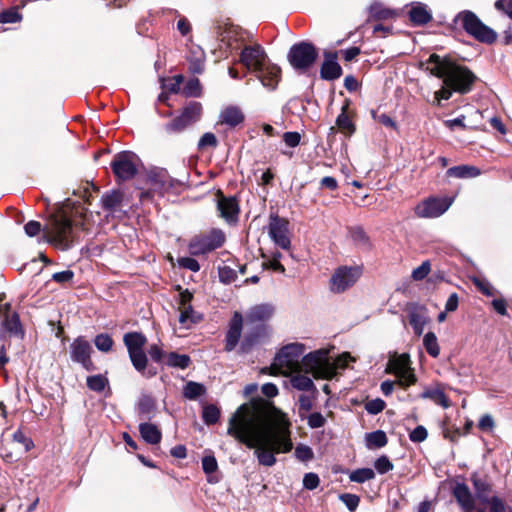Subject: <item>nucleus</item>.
<instances>
[{
  "label": "nucleus",
  "instance_id": "49530a36",
  "mask_svg": "<svg viewBox=\"0 0 512 512\" xmlns=\"http://www.w3.org/2000/svg\"><path fill=\"white\" fill-rule=\"evenodd\" d=\"M2 328L15 335L22 334L19 315L17 313H13L10 317L7 316L4 322L2 323Z\"/></svg>",
  "mask_w": 512,
  "mask_h": 512
},
{
  "label": "nucleus",
  "instance_id": "5fc2aeb1",
  "mask_svg": "<svg viewBox=\"0 0 512 512\" xmlns=\"http://www.w3.org/2000/svg\"><path fill=\"white\" fill-rule=\"evenodd\" d=\"M201 86L197 78L190 79L184 86L183 93L187 97H197L200 95Z\"/></svg>",
  "mask_w": 512,
  "mask_h": 512
},
{
  "label": "nucleus",
  "instance_id": "dca6fc26",
  "mask_svg": "<svg viewBox=\"0 0 512 512\" xmlns=\"http://www.w3.org/2000/svg\"><path fill=\"white\" fill-rule=\"evenodd\" d=\"M268 234L273 242L284 250H289L291 241L289 238V222L277 214L269 217Z\"/></svg>",
  "mask_w": 512,
  "mask_h": 512
},
{
  "label": "nucleus",
  "instance_id": "aec40b11",
  "mask_svg": "<svg viewBox=\"0 0 512 512\" xmlns=\"http://www.w3.org/2000/svg\"><path fill=\"white\" fill-rule=\"evenodd\" d=\"M220 216L229 224L236 223L239 215V205L234 197H221L217 203Z\"/></svg>",
  "mask_w": 512,
  "mask_h": 512
},
{
  "label": "nucleus",
  "instance_id": "ea45409f",
  "mask_svg": "<svg viewBox=\"0 0 512 512\" xmlns=\"http://www.w3.org/2000/svg\"><path fill=\"white\" fill-rule=\"evenodd\" d=\"M423 346L431 357L437 358L439 356L440 347L438 344L437 336L434 332H428L424 335Z\"/></svg>",
  "mask_w": 512,
  "mask_h": 512
},
{
  "label": "nucleus",
  "instance_id": "20e7f679",
  "mask_svg": "<svg viewBox=\"0 0 512 512\" xmlns=\"http://www.w3.org/2000/svg\"><path fill=\"white\" fill-rule=\"evenodd\" d=\"M78 224L64 213L52 214L42 228L40 222L31 220L24 225L27 236L34 237L43 231L46 242L63 251L72 248L77 241Z\"/></svg>",
  "mask_w": 512,
  "mask_h": 512
},
{
  "label": "nucleus",
  "instance_id": "c85d7f7f",
  "mask_svg": "<svg viewBox=\"0 0 512 512\" xmlns=\"http://www.w3.org/2000/svg\"><path fill=\"white\" fill-rule=\"evenodd\" d=\"M123 342L129 353L144 350V346L147 343V338L141 332H128L124 334Z\"/></svg>",
  "mask_w": 512,
  "mask_h": 512
},
{
  "label": "nucleus",
  "instance_id": "a18cd8bd",
  "mask_svg": "<svg viewBox=\"0 0 512 512\" xmlns=\"http://www.w3.org/2000/svg\"><path fill=\"white\" fill-rule=\"evenodd\" d=\"M95 347L103 353H108L112 350L114 341L108 333H100L94 338Z\"/></svg>",
  "mask_w": 512,
  "mask_h": 512
},
{
  "label": "nucleus",
  "instance_id": "a878e982",
  "mask_svg": "<svg viewBox=\"0 0 512 512\" xmlns=\"http://www.w3.org/2000/svg\"><path fill=\"white\" fill-rule=\"evenodd\" d=\"M124 194L120 190H111L104 193L101 197V206L104 210L114 213L122 205Z\"/></svg>",
  "mask_w": 512,
  "mask_h": 512
},
{
  "label": "nucleus",
  "instance_id": "1a4fd4ad",
  "mask_svg": "<svg viewBox=\"0 0 512 512\" xmlns=\"http://www.w3.org/2000/svg\"><path fill=\"white\" fill-rule=\"evenodd\" d=\"M225 239V233L214 228L206 234L193 237L188 244V250L192 256L205 255L222 247Z\"/></svg>",
  "mask_w": 512,
  "mask_h": 512
},
{
  "label": "nucleus",
  "instance_id": "37998d69",
  "mask_svg": "<svg viewBox=\"0 0 512 512\" xmlns=\"http://www.w3.org/2000/svg\"><path fill=\"white\" fill-rule=\"evenodd\" d=\"M128 354L135 370L139 373H144L148 363L144 350L129 352Z\"/></svg>",
  "mask_w": 512,
  "mask_h": 512
},
{
  "label": "nucleus",
  "instance_id": "e2e57ef3",
  "mask_svg": "<svg viewBox=\"0 0 512 512\" xmlns=\"http://www.w3.org/2000/svg\"><path fill=\"white\" fill-rule=\"evenodd\" d=\"M396 377L398 378V384L401 386L413 385L417 380L411 367L405 370L403 374H398Z\"/></svg>",
  "mask_w": 512,
  "mask_h": 512
},
{
  "label": "nucleus",
  "instance_id": "13d9d810",
  "mask_svg": "<svg viewBox=\"0 0 512 512\" xmlns=\"http://www.w3.org/2000/svg\"><path fill=\"white\" fill-rule=\"evenodd\" d=\"M237 278V273L229 266L219 268V279L224 284H230Z\"/></svg>",
  "mask_w": 512,
  "mask_h": 512
},
{
  "label": "nucleus",
  "instance_id": "e433bc0d",
  "mask_svg": "<svg viewBox=\"0 0 512 512\" xmlns=\"http://www.w3.org/2000/svg\"><path fill=\"white\" fill-rule=\"evenodd\" d=\"M165 363L169 367L186 369L190 365L191 359L186 354L171 352L166 356Z\"/></svg>",
  "mask_w": 512,
  "mask_h": 512
},
{
  "label": "nucleus",
  "instance_id": "5701e85b",
  "mask_svg": "<svg viewBox=\"0 0 512 512\" xmlns=\"http://www.w3.org/2000/svg\"><path fill=\"white\" fill-rule=\"evenodd\" d=\"M409 19L416 26H423L432 20V13L427 5L421 2L411 3Z\"/></svg>",
  "mask_w": 512,
  "mask_h": 512
},
{
  "label": "nucleus",
  "instance_id": "3c124183",
  "mask_svg": "<svg viewBox=\"0 0 512 512\" xmlns=\"http://www.w3.org/2000/svg\"><path fill=\"white\" fill-rule=\"evenodd\" d=\"M431 271V263L429 260L423 261L422 264L415 269H413L411 273V278L414 281H422L425 279Z\"/></svg>",
  "mask_w": 512,
  "mask_h": 512
},
{
  "label": "nucleus",
  "instance_id": "f257e3e1",
  "mask_svg": "<svg viewBox=\"0 0 512 512\" xmlns=\"http://www.w3.org/2000/svg\"><path fill=\"white\" fill-rule=\"evenodd\" d=\"M289 425L284 417L273 415L268 401L257 397L233 413L227 434L254 449L259 464L271 467L276 463V453H287L293 447Z\"/></svg>",
  "mask_w": 512,
  "mask_h": 512
},
{
  "label": "nucleus",
  "instance_id": "8fccbe9b",
  "mask_svg": "<svg viewBox=\"0 0 512 512\" xmlns=\"http://www.w3.org/2000/svg\"><path fill=\"white\" fill-rule=\"evenodd\" d=\"M199 321V316H197L191 304H188L187 306H181V312L179 315V322L183 325H186L187 322L196 323Z\"/></svg>",
  "mask_w": 512,
  "mask_h": 512
},
{
  "label": "nucleus",
  "instance_id": "de8ad7c7",
  "mask_svg": "<svg viewBox=\"0 0 512 512\" xmlns=\"http://www.w3.org/2000/svg\"><path fill=\"white\" fill-rule=\"evenodd\" d=\"M219 417L220 410L217 408V406L213 404L204 406L202 411V418L207 425L215 424L216 422H218Z\"/></svg>",
  "mask_w": 512,
  "mask_h": 512
},
{
  "label": "nucleus",
  "instance_id": "9b49d317",
  "mask_svg": "<svg viewBox=\"0 0 512 512\" xmlns=\"http://www.w3.org/2000/svg\"><path fill=\"white\" fill-rule=\"evenodd\" d=\"M148 183L150 185L149 191H144L140 194L142 200L149 199L152 194L164 196L170 190L176 188L180 182L172 178L168 171L163 168H156L149 172Z\"/></svg>",
  "mask_w": 512,
  "mask_h": 512
},
{
  "label": "nucleus",
  "instance_id": "2eb2a0df",
  "mask_svg": "<svg viewBox=\"0 0 512 512\" xmlns=\"http://www.w3.org/2000/svg\"><path fill=\"white\" fill-rule=\"evenodd\" d=\"M361 276L359 267L342 266L336 269L330 280L331 291L342 293L353 286Z\"/></svg>",
  "mask_w": 512,
  "mask_h": 512
},
{
  "label": "nucleus",
  "instance_id": "680f3d73",
  "mask_svg": "<svg viewBox=\"0 0 512 512\" xmlns=\"http://www.w3.org/2000/svg\"><path fill=\"white\" fill-rule=\"evenodd\" d=\"M340 500L345 504L349 511H355L359 505L360 498L355 494L345 493L340 495Z\"/></svg>",
  "mask_w": 512,
  "mask_h": 512
},
{
  "label": "nucleus",
  "instance_id": "864d4df0",
  "mask_svg": "<svg viewBox=\"0 0 512 512\" xmlns=\"http://www.w3.org/2000/svg\"><path fill=\"white\" fill-rule=\"evenodd\" d=\"M295 457L302 462H308L313 459V450L304 444H299L295 448Z\"/></svg>",
  "mask_w": 512,
  "mask_h": 512
},
{
  "label": "nucleus",
  "instance_id": "f704fd0d",
  "mask_svg": "<svg viewBox=\"0 0 512 512\" xmlns=\"http://www.w3.org/2000/svg\"><path fill=\"white\" fill-rule=\"evenodd\" d=\"M347 108V105L342 107L341 113L336 118V125L341 132L351 135L355 131V125L347 115Z\"/></svg>",
  "mask_w": 512,
  "mask_h": 512
},
{
  "label": "nucleus",
  "instance_id": "473e14b6",
  "mask_svg": "<svg viewBox=\"0 0 512 512\" xmlns=\"http://www.w3.org/2000/svg\"><path fill=\"white\" fill-rule=\"evenodd\" d=\"M420 397L422 399H430L435 404L440 405L443 408H448L450 406V401L443 390L439 388H427L425 389Z\"/></svg>",
  "mask_w": 512,
  "mask_h": 512
},
{
  "label": "nucleus",
  "instance_id": "f8f14e48",
  "mask_svg": "<svg viewBox=\"0 0 512 512\" xmlns=\"http://www.w3.org/2000/svg\"><path fill=\"white\" fill-rule=\"evenodd\" d=\"M201 114L202 105L199 102H190L182 109L179 116L164 125V130L167 134L181 133L198 122Z\"/></svg>",
  "mask_w": 512,
  "mask_h": 512
},
{
  "label": "nucleus",
  "instance_id": "4c0bfd02",
  "mask_svg": "<svg viewBox=\"0 0 512 512\" xmlns=\"http://www.w3.org/2000/svg\"><path fill=\"white\" fill-rule=\"evenodd\" d=\"M366 446L369 449L382 448L387 444V436L384 431L376 430L366 434Z\"/></svg>",
  "mask_w": 512,
  "mask_h": 512
},
{
  "label": "nucleus",
  "instance_id": "052dcab7",
  "mask_svg": "<svg viewBox=\"0 0 512 512\" xmlns=\"http://www.w3.org/2000/svg\"><path fill=\"white\" fill-rule=\"evenodd\" d=\"M353 241L360 245H368L369 237L361 227H353L350 230Z\"/></svg>",
  "mask_w": 512,
  "mask_h": 512
},
{
  "label": "nucleus",
  "instance_id": "c756f323",
  "mask_svg": "<svg viewBox=\"0 0 512 512\" xmlns=\"http://www.w3.org/2000/svg\"><path fill=\"white\" fill-rule=\"evenodd\" d=\"M481 174L479 168L470 165H459L450 167L446 171L447 177L459 178V179H467V178H475Z\"/></svg>",
  "mask_w": 512,
  "mask_h": 512
},
{
  "label": "nucleus",
  "instance_id": "603ef678",
  "mask_svg": "<svg viewBox=\"0 0 512 512\" xmlns=\"http://www.w3.org/2000/svg\"><path fill=\"white\" fill-rule=\"evenodd\" d=\"M374 468L379 474H385L392 471L394 465L386 455H382L375 460Z\"/></svg>",
  "mask_w": 512,
  "mask_h": 512
},
{
  "label": "nucleus",
  "instance_id": "f03ea898",
  "mask_svg": "<svg viewBox=\"0 0 512 512\" xmlns=\"http://www.w3.org/2000/svg\"><path fill=\"white\" fill-rule=\"evenodd\" d=\"M251 36L241 29L231 28L226 32L225 38L231 49L240 50L238 63L243 65L264 88L273 91L281 79V68L271 61L261 44L250 40Z\"/></svg>",
  "mask_w": 512,
  "mask_h": 512
},
{
  "label": "nucleus",
  "instance_id": "6e6552de",
  "mask_svg": "<svg viewBox=\"0 0 512 512\" xmlns=\"http://www.w3.org/2000/svg\"><path fill=\"white\" fill-rule=\"evenodd\" d=\"M300 367L301 372L312 374L315 378H331L334 375L327 353L322 350L302 355Z\"/></svg>",
  "mask_w": 512,
  "mask_h": 512
},
{
  "label": "nucleus",
  "instance_id": "72a5a7b5",
  "mask_svg": "<svg viewBox=\"0 0 512 512\" xmlns=\"http://www.w3.org/2000/svg\"><path fill=\"white\" fill-rule=\"evenodd\" d=\"M408 368H410V358L407 354L398 355L388 363V370L395 376L403 374Z\"/></svg>",
  "mask_w": 512,
  "mask_h": 512
},
{
  "label": "nucleus",
  "instance_id": "412c9836",
  "mask_svg": "<svg viewBox=\"0 0 512 512\" xmlns=\"http://www.w3.org/2000/svg\"><path fill=\"white\" fill-rule=\"evenodd\" d=\"M452 494L465 512H472L475 509V498L465 483H456Z\"/></svg>",
  "mask_w": 512,
  "mask_h": 512
},
{
  "label": "nucleus",
  "instance_id": "0eeeda50",
  "mask_svg": "<svg viewBox=\"0 0 512 512\" xmlns=\"http://www.w3.org/2000/svg\"><path fill=\"white\" fill-rule=\"evenodd\" d=\"M318 50L311 42L301 41L292 45L287 60L296 71L308 70L317 60Z\"/></svg>",
  "mask_w": 512,
  "mask_h": 512
},
{
  "label": "nucleus",
  "instance_id": "09e8293b",
  "mask_svg": "<svg viewBox=\"0 0 512 512\" xmlns=\"http://www.w3.org/2000/svg\"><path fill=\"white\" fill-rule=\"evenodd\" d=\"M369 12L371 17L377 20L388 19L394 15L391 10L383 7L381 3L377 2L370 5Z\"/></svg>",
  "mask_w": 512,
  "mask_h": 512
},
{
  "label": "nucleus",
  "instance_id": "4d7b16f0",
  "mask_svg": "<svg viewBox=\"0 0 512 512\" xmlns=\"http://www.w3.org/2000/svg\"><path fill=\"white\" fill-rule=\"evenodd\" d=\"M218 145V140L216 136L211 132L204 133L198 141V149L203 150L206 147H216Z\"/></svg>",
  "mask_w": 512,
  "mask_h": 512
},
{
  "label": "nucleus",
  "instance_id": "4468645a",
  "mask_svg": "<svg viewBox=\"0 0 512 512\" xmlns=\"http://www.w3.org/2000/svg\"><path fill=\"white\" fill-rule=\"evenodd\" d=\"M247 330L240 342L239 353L247 354L254 347L263 343L271 334V329L267 324H246Z\"/></svg>",
  "mask_w": 512,
  "mask_h": 512
},
{
  "label": "nucleus",
  "instance_id": "6e6d98bb",
  "mask_svg": "<svg viewBox=\"0 0 512 512\" xmlns=\"http://www.w3.org/2000/svg\"><path fill=\"white\" fill-rule=\"evenodd\" d=\"M13 441L20 443L24 446L26 452L34 447L33 440L27 437L21 429H17L12 435Z\"/></svg>",
  "mask_w": 512,
  "mask_h": 512
},
{
  "label": "nucleus",
  "instance_id": "cd10ccee",
  "mask_svg": "<svg viewBox=\"0 0 512 512\" xmlns=\"http://www.w3.org/2000/svg\"><path fill=\"white\" fill-rule=\"evenodd\" d=\"M409 323L413 328L414 334L421 336L424 332L425 326L429 322V317L426 314L425 309H413L408 314Z\"/></svg>",
  "mask_w": 512,
  "mask_h": 512
},
{
  "label": "nucleus",
  "instance_id": "a19ab883",
  "mask_svg": "<svg viewBox=\"0 0 512 512\" xmlns=\"http://www.w3.org/2000/svg\"><path fill=\"white\" fill-rule=\"evenodd\" d=\"M155 410V402L149 395H143L138 403V412L143 419H149L151 413Z\"/></svg>",
  "mask_w": 512,
  "mask_h": 512
},
{
  "label": "nucleus",
  "instance_id": "ddd939ff",
  "mask_svg": "<svg viewBox=\"0 0 512 512\" xmlns=\"http://www.w3.org/2000/svg\"><path fill=\"white\" fill-rule=\"evenodd\" d=\"M92 352L93 348L90 342L83 336L75 338L69 346L71 360L80 364L86 371H93L96 369L91 359Z\"/></svg>",
  "mask_w": 512,
  "mask_h": 512
},
{
  "label": "nucleus",
  "instance_id": "4be33fe9",
  "mask_svg": "<svg viewBox=\"0 0 512 512\" xmlns=\"http://www.w3.org/2000/svg\"><path fill=\"white\" fill-rule=\"evenodd\" d=\"M336 59V53L326 54V58L320 68V76L322 79L332 81L338 79L342 75V68Z\"/></svg>",
  "mask_w": 512,
  "mask_h": 512
},
{
  "label": "nucleus",
  "instance_id": "9d476101",
  "mask_svg": "<svg viewBox=\"0 0 512 512\" xmlns=\"http://www.w3.org/2000/svg\"><path fill=\"white\" fill-rule=\"evenodd\" d=\"M141 160L132 151H121L114 155L111 169L115 177L120 181L131 180L138 173Z\"/></svg>",
  "mask_w": 512,
  "mask_h": 512
},
{
  "label": "nucleus",
  "instance_id": "7ed1b4c3",
  "mask_svg": "<svg viewBox=\"0 0 512 512\" xmlns=\"http://www.w3.org/2000/svg\"><path fill=\"white\" fill-rule=\"evenodd\" d=\"M427 70L435 77L443 79L444 86L435 92L436 105H440L441 100L450 99L452 92L460 94L470 92L476 79L474 73L467 67L435 53L431 54L427 60Z\"/></svg>",
  "mask_w": 512,
  "mask_h": 512
},
{
  "label": "nucleus",
  "instance_id": "a211bd4d",
  "mask_svg": "<svg viewBox=\"0 0 512 512\" xmlns=\"http://www.w3.org/2000/svg\"><path fill=\"white\" fill-rule=\"evenodd\" d=\"M243 316L240 312L235 311L229 320L228 329L225 335V351H233L241 342L243 330Z\"/></svg>",
  "mask_w": 512,
  "mask_h": 512
},
{
  "label": "nucleus",
  "instance_id": "423d86ee",
  "mask_svg": "<svg viewBox=\"0 0 512 512\" xmlns=\"http://www.w3.org/2000/svg\"><path fill=\"white\" fill-rule=\"evenodd\" d=\"M304 352V344L299 342L289 343L276 354L272 367L279 368L283 375L301 372L300 363Z\"/></svg>",
  "mask_w": 512,
  "mask_h": 512
},
{
  "label": "nucleus",
  "instance_id": "bf43d9fd",
  "mask_svg": "<svg viewBox=\"0 0 512 512\" xmlns=\"http://www.w3.org/2000/svg\"><path fill=\"white\" fill-rule=\"evenodd\" d=\"M385 406H386V404L382 399L376 398V399L368 401L365 404V410L369 414L376 415V414L382 412L384 410Z\"/></svg>",
  "mask_w": 512,
  "mask_h": 512
},
{
  "label": "nucleus",
  "instance_id": "69168bd1",
  "mask_svg": "<svg viewBox=\"0 0 512 512\" xmlns=\"http://www.w3.org/2000/svg\"><path fill=\"white\" fill-rule=\"evenodd\" d=\"M178 264L180 267L188 269L192 272H198L200 270L198 261L192 257H181L178 259Z\"/></svg>",
  "mask_w": 512,
  "mask_h": 512
},
{
  "label": "nucleus",
  "instance_id": "39448f33",
  "mask_svg": "<svg viewBox=\"0 0 512 512\" xmlns=\"http://www.w3.org/2000/svg\"><path fill=\"white\" fill-rule=\"evenodd\" d=\"M455 21L460 22L465 32L479 42L491 44L497 38L496 32L485 25L472 11L465 10L458 13Z\"/></svg>",
  "mask_w": 512,
  "mask_h": 512
},
{
  "label": "nucleus",
  "instance_id": "b1692460",
  "mask_svg": "<svg viewBox=\"0 0 512 512\" xmlns=\"http://www.w3.org/2000/svg\"><path fill=\"white\" fill-rule=\"evenodd\" d=\"M244 118V114L239 107L230 105L221 111L219 115V123L234 128L242 124Z\"/></svg>",
  "mask_w": 512,
  "mask_h": 512
},
{
  "label": "nucleus",
  "instance_id": "bb28decb",
  "mask_svg": "<svg viewBox=\"0 0 512 512\" xmlns=\"http://www.w3.org/2000/svg\"><path fill=\"white\" fill-rule=\"evenodd\" d=\"M301 373L302 372H292L287 373L285 376H290V383L294 389L299 391H311L313 393H317V389L313 380L309 376L303 375Z\"/></svg>",
  "mask_w": 512,
  "mask_h": 512
},
{
  "label": "nucleus",
  "instance_id": "6ab92c4d",
  "mask_svg": "<svg viewBox=\"0 0 512 512\" xmlns=\"http://www.w3.org/2000/svg\"><path fill=\"white\" fill-rule=\"evenodd\" d=\"M275 307L269 303H262L251 307L246 313V324H266L274 315Z\"/></svg>",
  "mask_w": 512,
  "mask_h": 512
},
{
  "label": "nucleus",
  "instance_id": "c9c22d12",
  "mask_svg": "<svg viewBox=\"0 0 512 512\" xmlns=\"http://www.w3.org/2000/svg\"><path fill=\"white\" fill-rule=\"evenodd\" d=\"M189 70L194 74H201L204 70V54L200 48L191 51L188 58Z\"/></svg>",
  "mask_w": 512,
  "mask_h": 512
},
{
  "label": "nucleus",
  "instance_id": "58836bf2",
  "mask_svg": "<svg viewBox=\"0 0 512 512\" xmlns=\"http://www.w3.org/2000/svg\"><path fill=\"white\" fill-rule=\"evenodd\" d=\"M205 392H206L205 386L201 383L194 382V381L187 382L185 384V386L183 387V395L185 398H187L189 400H195L198 397L205 394Z\"/></svg>",
  "mask_w": 512,
  "mask_h": 512
},
{
  "label": "nucleus",
  "instance_id": "2f4dec72",
  "mask_svg": "<svg viewBox=\"0 0 512 512\" xmlns=\"http://www.w3.org/2000/svg\"><path fill=\"white\" fill-rule=\"evenodd\" d=\"M476 512H509V506L504 499L493 495L491 500L479 503Z\"/></svg>",
  "mask_w": 512,
  "mask_h": 512
},
{
  "label": "nucleus",
  "instance_id": "c03bdc74",
  "mask_svg": "<svg viewBox=\"0 0 512 512\" xmlns=\"http://www.w3.org/2000/svg\"><path fill=\"white\" fill-rule=\"evenodd\" d=\"M87 387L95 392H102L108 385V379L102 374L88 376L86 380Z\"/></svg>",
  "mask_w": 512,
  "mask_h": 512
},
{
  "label": "nucleus",
  "instance_id": "774afa93",
  "mask_svg": "<svg viewBox=\"0 0 512 512\" xmlns=\"http://www.w3.org/2000/svg\"><path fill=\"white\" fill-rule=\"evenodd\" d=\"M427 436L428 432L426 428L424 426L419 425L411 431L409 438L414 443H420L423 442L427 438Z\"/></svg>",
  "mask_w": 512,
  "mask_h": 512
},
{
  "label": "nucleus",
  "instance_id": "7c9ffc66",
  "mask_svg": "<svg viewBox=\"0 0 512 512\" xmlns=\"http://www.w3.org/2000/svg\"><path fill=\"white\" fill-rule=\"evenodd\" d=\"M139 432L144 441L149 444H158L161 441V431L152 423L144 422L139 425Z\"/></svg>",
  "mask_w": 512,
  "mask_h": 512
},
{
  "label": "nucleus",
  "instance_id": "393cba45",
  "mask_svg": "<svg viewBox=\"0 0 512 512\" xmlns=\"http://www.w3.org/2000/svg\"><path fill=\"white\" fill-rule=\"evenodd\" d=\"M470 480L475 490V496L479 503L491 500L493 496L490 495L492 486L485 479L481 478L478 473H473L470 477Z\"/></svg>",
  "mask_w": 512,
  "mask_h": 512
},
{
  "label": "nucleus",
  "instance_id": "79ce46f5",
  "mask_svg": "<svg viewBox=\"0 0 512 512\" xmlns=\"http://www.w3.org/2000/svg\"><path fill=\"white\" fill-rule=\"evenodd\" d=\"M375 478V472L371 468H359L352 471L349 475L351 482L364 483Z\"/></svg>",
  "mask_w": 512,
  "mask_h": 512
},
{
  "label": "nucleus",
  "instance_id": "0e129e2a",
  "mask_svg": "<svg viewBox=\"0 0 512 512\" xmlns=\"http://www.w3.org/2000/svg\"><path fill=\"white\" fill-rule=\"evenodd\" d=\"M307 423L312 429L321 428L325 425L326 419L321 413L314 412L307 417Z\"/></svg>",
  "mask_w": 512,
  "mask_h": 512
},
{
  "label": "nucleus",
  "instance_id": "338daca9",
  "mask_svg": "<svg viewBox=\"0 0 512 512\" xmlns=\"http://www.w3.org/2000/svg\"><path fill=\"white\" fill-rule=\"evenodd\" d=\"M320 479L316 473H306L303 477V486L308 490H314L319 486Z\"/></svg>",
  "mask_w": 512,
  "mask_h": 512
},
{
  "label": "nucleus",
  "instance_id": "f3484780",
  "mask_svg": "<svg viewBox=\"0 0 512 512\" xmlns=\"http://www.w3.org/2000/svg\"><path fill=\"white\" fill-rule=\"evenodd\" d=\"M451 205V200L429 198L415 207V214L420 218H436L444 214Z\"/></svg>",
  "mask_w": 512,
  "mask_h": 512
}]
</instances>
